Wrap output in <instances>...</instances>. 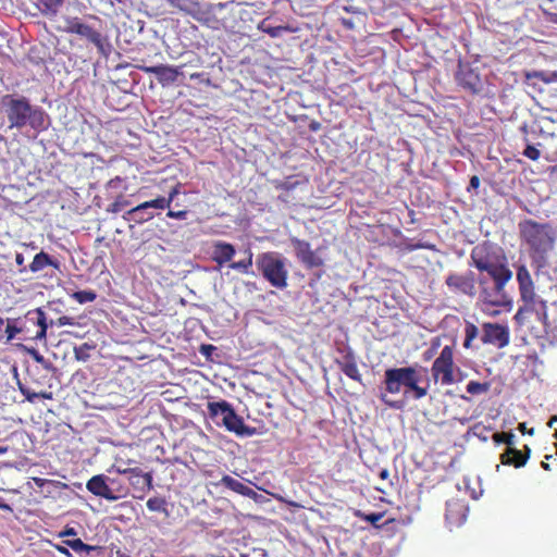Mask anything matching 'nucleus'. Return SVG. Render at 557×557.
Masks as SVG:
<instances>
[{
    "label": "nucleus",
    "mask_w": 557,
    "mask_h": 557,
    "mask_svg": "<svg viewBox=\"0 0 557 557\" xmlns=\"http://www.w3.org/2000/svg\"><path fill=\"white\" fill-rule=\"evenodd\" d=\"M491 388V384L488 383H479L476 381H470L467 383L466 389L467 393L471 395H483L488 392Z\"/></svg>",
    "instance_id": "obj_38"
},
{
    "label": "nucleus",
    "mask_w": 557,
    "mask_h": 557,
    "mask_svg": "<svg viewBox=\"0 0 557 557\" xmlns=\"http://www.w3.org/2000/svg\"><path fill=\"white\" fill-rule=\"evenodd\" d=\"M419 380L417 370L412 367L392 368L384 371V389L395 395L404 387L405 394L411 392L412 398L419 400L425 397L429 391V385L420 386L418 384Z\"/></svg>",
    "instance_id": "obj_4"
},
{
    "label": "nucleus",
    "mask_w": 557,
    "mask_h": 557,
    "mask_svg": "<svg viewBox=\"0 0 557 557\" xmlns=\"http://www.w3.org/2000/svg\"><path fill=\"white\" fill-rule=\"evenodd\" d=\"M170 206H166V201L164 200H147L128 209L124 214V220L127 222H133L135 224H144L153 218L152 210H165L169 209Z\"/></svg>",
    "instance_id": "obj_8"
},
{
    "label": "nucleus",
    "mask_w": 557,
    "mask_h": 557,
    "mask_svg": "<svg viewBox=\"0 0 557 557\" xmlns=\"http://www.w3.org/2000/svg\"><path fill=\"white\" fill-rule=\"evenodd\" d=\"M523 156L531 161L539 160L540 151L532 145H527L525 149H523Z\"/></svg>",
    "instance_id": "obj_45"
},
{
    "label": "nucleus",
    "mask_w": 557,
    "mask_h": 557,
    "mask_svg": "<svg viewBox=\"0 0 557 557\" xmlns=\"http://www.w3.org/2000/svg\"><path fill=\"white\" fill-rule=\"evenodd\" d=\"M290 244L295 251V258L306 269L313 270L324 265V260L317 253V250L310 248V244L307 240L292 237Z\"/></svg>",
    "instance_id": "obj_9"
},
{
    "label": "nucleus",
    "mask_w": 557,
    "mask_h": 557,
    "mask_svg": "<svg viewBox=\"0 0 557 557\" xmlns=\"http://www.w3.org/2000/svg\"><path fill=\"white\" fill-rule=\"evenodd\" d=\"M300 181L296 180L294 176H288L287 178L283 181H276L274 182V188L283 191H292L297 186L300 185Z\"/></svg>",
    "instance_id": "obj_37"
},
{
    "label": "nucleus",
    "mask_w": 557,
    "mask_h": 557,
    "mask_svg": "<svg viewBox=\"0 0 557 557\" xmlns=\"http://www.w3.org/2000/svg\"><path fill=\"white\" fill-rule=\"evenodd\" d=\"M494 444H504L506 447H515V434L511 432H495L493 433Z\"/></svg>",
    "instance_id": "obj_33"
},
{
    "label": "nucleus",
    "mask_w": 557,
    "mask_h": 557,
    "mask_svg": "<svg viewBox=\"0 0 557 557\" xmlns=\"http://www.w3.org/2000/svg\"><path fill=\"white\" fill-rule=\"evenodd\" d=\"M96 349V344L84 343L74 347V359L79 362H87L90 359V354Z\"/></svg>",
    "instance_id": "obj_29"
},
{
    "label": "nucleus",
    "mask_w": 557,
    "mask_h": 557,
    "mask_svg": "<svg viewBox=\"0 0 557 557\" xmlns=\"http://www.w3.org/2000/svg\"><path fill=\"white\" fill-rule=\"evenodd\" d=\"M479 335V329L473 323H467L466 325V339H463V348L469 349L471 343Z\"/></svg>",
    "instance_id": "obj_39"
},
{
    "label": "nucleus",
    "mask_w": 557,
    "mask_h": 557,
    "mask_svg": "<svg viewBox=\"0 0 557 557\" xmlns=\"http://www.w3.org/2000/svg\"><path fill=\"white\" fill-rule=\"evenodd\" d=\"M530 458V447L523 446V449L518 450L515 446L506 447L505 451L499 456L502 465L506 467H512L520 469L527 465V460Z\"/></svg>",
    "instance_id": "obj_14"
},
{
    "label": "nucleus",
    "mask_w": 557,
    "mask_h": 557,
    "mask_svg": "<svg viewBox=\"0 0 557 557\" xmlns=\"http://www.w3.org/2000/svg\"><path fill=\"white\" fill-rule=\"evenodd\" d=\"M206 408H208V416H210L213 421L218 419H224L227 417L226 413L236 414L232 405L228 404L225 399H221L219 401H210L208 405H206Z\"/></svg>",
    "instance_id": "obj_21"
},
{
    "label": "nucleus",
    "mask_w": 557,
    "mask_h": 557,
    "mask_svg": "<svg viewBox=\"0 0 557 557\" xmlns=\"http://www.w3.org/2000/svg\"><path fill=\"white\" fill-rule=\"evenodd\" d=\"M17 387H20L21 394L24 395V398H26L27 403L33 404L36 401V399H52V393L44 391V392H32L28 389L24 384L21 382H17Z\"/></svg>",
    "instance_id": "obj_26"
},
{
    "label": "nucleus",
    "mask_w": 557,
    "mask_h": 557,
    "mask_svg": "<svg viewBox=\"0 0 557 557\" xmlns=\"http://www.w3.org/2000/svg\"><path fill=\"white\" fill-rule=\"evenodd\" d=\"M235 257V247L228 243L224 242H214L213 244V255H211V260L215 262L218 265H223Z\"/></svg>",
    "instance_id": "obj_18"
},
{
    "label": "nucleus",
    "mask_w": 557,
    "mask_h": 557,
    "mask_svg": "<svg viewBox=\"0 0 557 557\" xmlns=\"http://www.w3.org/2000/svg\"><path fill=\"white\" fill-rule=\"evenodd\" d=\"M145 71L154 74L158 82L163 86L175 83L181 74L177 69L169 65L146 67Z\"/></svg>",
    "instance_id": "obj_17"
},
{
    "label": "nucleus",
    "mask_w": 557,
    "mask_h": 557,
    "mask_svg": "<svg viewBox=\"0 0 557 557\" xmlns=\"http://www.w3.org/2000/svg\"><path fill=\"white\" fill-rule=\"evenodd\" d=\"M467 507L460 502H448L446 503V521L449 525H459L465 521L467 515Z\"/></svg>",
    "instance_id": "obj_20"
},
{
    "label": "nucleus",
    "mask_w": 557,
    "mask_h": 557,
    "mask_svg": "<svg viewBox=\"0 0 557 557\" xmlns=\"http://www.w3.org/2000/svg\"><path fill=\"white\" fill-rule=\"evenodd\" d=\"M440 344L441 343H438V338L433 339V343H431V348H429L426 351H424V355H422V357H424V361H428L434 357V354L437 350Z\"/></svg>",
    "instance_id": "obj_47"
},
{
    "label": "nucleus",
    "mask_w": 557,
    "mask_h": 557,
    "mask_svg": "<svg viewBox=\"0 0 557 557\" xmlns=\"http://www.w3.org/2000/svg\"><path fill=\"white\" fill-rule=\"evenodd\" d=\"M541 467H543V469L546 470V471L550 470V466L547 462H545V461L541 462Z\"/></svg>",
    "instance_id": "obj_63"
},
{
    "label": "nucleus",
    "mask_w": 557,
    "mask_h": 557,
    "mask_svg": "<svg viewBox=\"0 0 557 557\" xmlns=\"http://www.w3.org/2000/svg\"><path fill=\"white\" fill-rule=\"evenodd\" d=\"M336 367H338L339 371L344 372L345 376H347L348 379H351L357 383L361 382V375L360 371H358L357 363L342 364Z\"/></svg>",
    "instance_id": "obj_35"
},
{
    "label": "nucleus",
    "mask_w": 557,
    "mask_h": 557,
    "mask_svg": "<svg viewBox=\"0 0 557 557\" xmlns=\"http://www.w3.org/2000/svg\"><path fill=\"white\" fill-rule=\"evenodd\" d=\"M15 264L20 267V273L25 272L24 256L22 253L15 255Z\"/></svg>",
    "instance_id": "obj_51"
},
{
    "label": "nucleus",
    "mask_w": 557,
    "mask_h": 557,
    "mask_svg": "<svg viewBox=\"0 0 557 557\" xmlns=\"http://www.w3.org/2000/svg\"><path fill=\"white\" fill-rule=\"evenodd\" d=\"M470 261L479 272L487 274V277L493 281V286H490L485 276H479L481 301L486 306H509L511 301L504 292V287L511 281L512 272L507 265V258L503 250H493L485 245L476 246L470 251Z\"/></svg>",
    "instance_id": "obj_1"
},
{
    "label": "nucleus",
    "mask_w": 557,
    "mask_h": 557,
    "mask_svg": "<svg viewBox=\"0 0 557 557\" xmlns=\"http://www.w3.org/2000/svg\"><path fill=\"white\" fill-rule=\"evenodd\" d=\"M225 126L222 127V132H219V136L221 137V139H223V137H226L227 139H231L232 136H240L242 134H239L237 131H239V127L238 125H236L235 123L233 122H225Z\"/></svg>",
    "instance_id": "obj_40"
},
{
    "label": "nucleus",
    "mask_w": 557,
    "mask_h": 557,
    "mask_svg": "<svg viewBox=\"0 0 557 557\" xmlns=\"http://www.w3.org/2000/svg\"><path fill=\"white\" fill-rule=\"evenodd\" d=\"M65 24L64 30L66 33L85 37L97 47L102 55L108 57L110 54L112 46L108 39L89 25L82 23L78 17H67Z\"/></svg>",
    "instance_id": "obj_6"
},
{
    "label": "nucleus",
    "mask_w": 557,
    "mask_h": 557,
    "mask_svg": "<svg viewBox=\"0 0 557 557\" xmlns=\"http://www.w3.org/2000/svg\"><path fill=\"white\" fill-rule=\"evenodd\" d=\"M218 485H222L225 488L231 490L232 492L242 495L246 498L256 499L257 493L248 487L247 485L243 484L238 480L234 479L233 476L225 474L222 476V480H220V483Z\"/></svg>",
    "instance_id": "obj_19"
},
{
    "label": "nucleus",
    "mask_w": 557,
    "mask_h": 557,
    "mask_svg": "<svg viewBox=\"0 0 557 557\" xmlns=\"http://www.w3.org/2000/svg\"><path fill=\"white\" fill-rule=\"evenodd\" d=\"M310 129L318 131L320 128V123L312 121L309 125Z\"/></svg>",
    "instance_id": "obj_62"
},
{
    "label": "nucleus",
    "mask_w": 557,
    "mask_h": 557,
    "mask_svg": "<svg viewBox=\"0 0 557 557\" xmlns=\"http://www.w3.org/2000/svg\"><path fill=\"white\" fill-rule=\"evenodd\" d=\"M166 499L162 497H152L146 502V508L151 512L166 513Z\"/></svg>",
    "instance_id": "obj_32"
},
{
    "label": "nucleus",
    "mask_w": 557,
    "mask_h": 557,
    "mask_svg": "<svg viewBox=\"0 0 557 557\" xmlns=\"http://www.w3.org/2000/svg\"><path fill=\"white\" fill-rule=\"evenodd\" d=\"M35 324L38 330H36L35 336H33L36 341H41L46 338V330L48 329V324H46V314L41 309H36L35 311Z\"/></svg>",
    "instance_id": "obj_28"
},
{
    "label": "nucleus",
    "mask_w": 557,
    "mask_h": 557,
    "mask_svg": "<svg viewBox=\"0 0 557 557\" xmlns=\"http://www.w3.org/2000/svg\"><path fill=\"white\" fill-rule=\"evenodd\" d=\"M344 10L349 13H361L359 8L352 5L344 7Z\"/></svg>",
    "instance_id": "obj_59"
},
{
    "label": "nucleus",
    "mask_w": 557,
    "mask_h": 557,
    "mask_svg": "<svg viewBox=\"0 0 557 557\" xmlns=\"http://www.w3.org/2000/svg\"><path fill=\"white\" fill-rule=\"evenodd\" d=\"M445 284L451 293L475 297V275L473 272L463 274L449 273V275L445 278Z\"/></svg>",
    "instance_id": "obj_11"
},
{
    "label": "nucleus",
    "mask_w": 557,
    "mask_h": 557,
    "mask_svg": "<svg viewBox=\"0 0 557 557\" xmlns=\"http://www.w3.org/2000/svg\"><path fill=\"white\" fill-rule=\"evenodd\" d=\"M518 431L522 432V434H527V433H529L531 435L533 434V430L527 431V425L524 423L518 424Z\"/></svg>",
    "instance_id": "obj_58"
},
{
    "label": "nucleus",
    "mask_w": 557,
    "mask_h": 557,
    "mask_svg": "<svg viewBox=\"0 0 557 557\" xmlns=\"http://www.w3.org/2000/svg\"><path fill=\"white\" fill-rule=\"evenodd\" d=\"M360 519L370 522L372 525L379 528L377 522L384 517L383 512H371L368 515L360 513Z\"/></svg>",
    "instance_id": "obj_42"
},
{
    "label": "nucleus",
    "mask_w": 557,
    "mask_h": 557,
    "mask_svg": "<svg viewBox=\"0 0 557 557\" xmlns=\"http://www.w3.org/2000/svg\"><path fill=\"white\" fill-rule=\"evenodd\" d=\"M55 549L62 556L72 557V554L70 553L69 548H66V547H64L62 545L57 544L55 545Z\"/></svg>",
    "instance_id": "obj_52"
},
{
    "label": "nucleus",
    "mask_w": 557,
    "mask_h": 557,
    "mask_svg": "<svg viewBox=\"0 0 557 557\" xmlns=\"http://www.w3.org/2000/svg\"><path fill=\"white\" fill-rule=\"evenodd\" d=\"M187 214H188V212L186 210H181V211L169 210V211H166V218L173 219V220H185Z\"/></svg>",
    "instance_id": "obj_48"
},
{
    "label": "nucleus",
    "mask_w": 557,
    "mask_h": 557,
    "mask_svg": "<svg viewBox=\"0 0 557 557\" xmlns=\"http://www.w3.org/2000/svg\"><path fill=\"white\" fill-rule=\"evenodd\" d=\"M481 342L484 345L503 349L509 344V329L496 322H484L482 324Z\"/></svg>",
    "instance_id": "obj_10"
},
{
    "label": "nucleus",
    "mask_w": 557,
    "mask_h": 557,
    "mask_svg": "<svg viewBox=\"0 0 557 557\" xmlns=\"http://www.w3.org/2000/svg\"><path fill=\"white\" fill-rule=\"evenodd\" d=\"M48 267L58 269V260L52 259L45 251H39L38 253L35 255V258H33V261H30L29 271H30V273H37Z\"/></svg>",
    "instance_id": "obj_22"
},
{
    "label": "nucleus",
    "mask_w": 557,
    "mask_h": 557,
    "mask_svg": "<svg viewBox=\"0 0 557 557\" xmlns=\"http://www.w3.org/2000/svg\"><path fill=\"white\" fill-rule=\"evenodd\" d=\"M389 478V471L387 469H381L380 471V479L381 480H387Z\"/></svg>",
    "instance_id": "obj_61"
},
{
    "label": "nucleus",
    "mask_w": 557,
    "mask_h": 557,
    "mask_svg": "<svg viewBox=\"0 0 557 557\" xmlns=\"http://www.w3.org/2000/svg\"><path fill=\"white\" fill-rule=\"evenodd\" d=\"M456 79L460 86L472 94H479L483 88L478 69H473L469 63L459 62Z\"/></svg>",
    "instance_id": "obj_12"
},
{
    "label": "nucleus",
    "mask_w": 557,
    "mask_h": 557,
    "mask_svg": "<svg viewBox=\"0 0 557 557\" xmlns=\"http://www.w3.org/2000/svg\"><path fill=\"white\" fill-rule=\"evenodd\" d=\"M21 327L16 326L14 322L9 321L5 325L7 341H13L16 334L21 333Z\"/></svg>",
    "instance_id": "obj_43"
},
{
    "label": "nucleus",
    "mask_w": 557,
    "mask_h": 557,
    "mask_svg": "<svg viewBox=\"0 0 557 557\" xmlns=\"http://www.w3.org/2000/svg\"><path fill=\"white\" fill-rule=\"evenodd\" d=\"M0 509H2L4 511L12 512V507H10V505L4 503L1 498H0Z\"/></svg>",
    "instance_id": "obj_60"
},
{
    "label": "nucleus",
    "mask_w": 557,
    "mask_h": 557,
    "mask_svg": "<svg viewBox=\"0 0 557 557\" xmlns=\"http://www.w3.org/2000/svg\"><path fill=\"white\" fill-rule=\"evenodd\" d=\"M104 191H107V195H109V196L125 195V191H126L125 178L116 176V177L110 180L109 183H107V185H104Z\"/></svg>",
    "instance_id": "obj_27"
},
{
    "label": "nucleus",
    "mask_w": 557,
    "mask_h": 557,
    "mask_svg": "<svg viewBox=\"0 0 557 557\" xmlns=\"http://www.w3.org/2000/svg\"><path fill=\"white\" fill-rule=\"evenodd\" d=\"M518 236L527 247V253L531 259V267L535 276L545 273L550 262L548 255L556 245V231L547 222H537L533 219H524L518 222Z\"/></svg>",
    "instance_id": "obj_3"
},
{
    "label": "nucleus",
    "mask_w": 557,
    "mask_h": 557,
    "mask_svg": "<svg viewBox=\"0 0 557 557\" xmlns=\"http://www.w3.org/2000/svg\"><path fill=\"white\" fill-rule=\"evenodd\" d=\"M109 198L113 199L112 203H110L109 208H107V212L112 214H117L122 210H124L126 207H128L129 202L125 198V195H116V196H109Z\"/></svg>",
    "instance_id": "obj_30"
},
{
    "label": "nucleus",
    "mask_w": 557,
    "mask_h": 557,
    "mask_svg": "<svg viewBox=\"0 0 557 557\" xmlns=\"http://www.w3.org/2000/svg\"><path fill=\"white\" fill-rule=\"evenodd\" d=\"M454 350L453 346L446 345L442 348V352L437 356L433 361V366H431V375H433V380L436 383H441L442 385H450L454 383Z\"/></svg>",
    "instance_id": "obj_7"
},
{
    "label": "nucleus",
    "mask_w": 557,
    "mask_h": 557,
    "mask_svg": "<svg viewBox=\"0 0 557 557\" xmlns=\"http://www.w3.org/2000/svg\"><path fill=\"white\" fill-rule=\"evenodd\" d=\"M171 7L187 11V0H165Z\"/></svg>",
    "instance_id": "obj_49"
},
{
    "label": "nucleus",
    "mask_w": 557,
    "mask_h": 557,
    "mask_svg": "<svg viewBox=\"0 0 557 557\" xmlns=\"http://www.w3.org/2000/svg\"><path fill=\"white\" fill-rule=\"evenodd\" d=\"M231 269L243 273V274H249L251 269V252L250 250H247V257L237 261L231 263Z\"/></svg>",
    "instance_id": "obj_34"
},
{
    "label": "nucleus",
    "mask_w": 557,
    "mask_h": 557,
    "mask_svg": "<svg viewBox=\"0 0 557 557\" xmlns=\"http://www.w3.org/2000/svg\"><path fill=\"white\" fill-rule=\"evenodd\" d=\"M48 126V115L42 108L34 106L30 100L17 92L5 94L0 98V127L4 135L16 129L28 139H36L38 133Z\"/></svg>",
    "instance_id": "obj_2"
},
{
    "label": "nucleus",
    "mask_w": 557,
    "mask_h": 557,
    "mask_svg": "<svg viewBox=\"0 0 557 557\" xmlns=\"http://www.w3.org/2000/svg\"><path fill=\"white\" fill-rule=\"evenodd\" d=\"M64 0H37L36 5L40 13L47 17H54Z\"/></svg>",
    "instance_id": "obj_24"
},
{
    "label": "nucleus",
    "mask_w": 557,
    "mask_h": 557,
    "mask_svg": "<svg viewBox=\"0 0 557 557\" xmlns=\"http://www.w3.org/2000/svg\"><path fill=\"white\" fill-rule=\"evenodd\" d=\"M256 267L259 274L275 289H284L288 286V270L284 258L277 252H263L256 258Z\"/></svg>",
    "instance_id": "obj_5"
},
{
    "label": "nucleus",
    "mask_w": 557,
    "mask_h": 557,
    "mask_svg": "<svg viewBox=\"0 0 557 557\" xmlns=\"http://www.w3.org/2000/svg\"><path fill=\"white\" fill-rule=\"evenodd\" d=\"M480 186V180L476 175L470 177L469 187L472 189H476Z\"/></svg>",
    "instance_id": "obj_53"
},
{
    "label": "nucleus",
    "mask_w": 557,
    "mask_h": 557,
    "mask_svg": "<svg viewBox=\"0 0 557 557\" xmlns=\"http://www.w3.org/2000/svg\"><path fill=\"white\" fill-rule=\"evenodd\" d=\"M30 357H33V360H35L36 362L42 364L45 369H51V363L48 360H46L45 357L40 355L37 350H30Z\"/></svg>",
    "instance_id": "obj_46"
},
{
    "label": "nucleus",
    "mask_w": 557,
    "mask_h": 557,
    "mask_svg": "<svg viewBox=\"0 0 557 557\" xmlns=\"http://www.w3.org/2000/svg\"><path fill=\"white\" fill-rule=\"evenodd\" d=\"M108 478L103 474H97L91 476L86 483V488L89 493L97 497H102L104 500L115 502L117 496L113 494V490L106 483Z\"/></svg>",
    "instance_id": "obj_15"
},
{
    "label": "nucleus",
    "mask_w": 557,
    "mask_h": 557,
    "mask_svg": "<svg viewBox=\"0 0 557 557\" xmlns=\"http://www.w3.org/2000/svg\"><path fill=\"white\" fill-rule=\"evenodd\" d=\"M36 487L42 488L48 495L55 492L69 488V486L61 481H53L48 479L35 478L33 479Z\"/></svg>",
    "instance_id": "obj_25"
},
{
    "label": "nucleus",
    "mask_w": 557,
    "mask_h": 557,
    "mask_svg": "<svg viewBox=\"0 0 557 557\" xmlns=\"http://www.w3.org/2000/svg\"><path fill=\"white\" fill-rule=\"evenodd\" d=\"M532 76H534V77H541V78H542L544 82H546V83L550 82V78H547V77L545 76V73H543V72H534L532 75H531V74H528V77H529V78H530V77H532Z\"/></svg>",
    "instance_id": "obj_54"
},
{
    "label": "nucleus",
    "mask_w": 557,
    "mask_h": 557,
    "mask_svg": "<svg viewBox=\"0 0 557 557\" xmlns=\"http://www.w3.org/2000/svg\"><path fill=\"white\" fill-rule=\"evenodd\" d=\"M517 283L518 293L520 298L525 305H533L535 302V286L533 285L532 275L527 269V265L520 264L517 267Z\"/></svg>",
    "instance_id": "obj_13"
},
{
    "label": "nucleus",
    "mask_w": 557,
    "mask_h": 557,
    "mask_svg": "<svg viewBox=\"0 0 557 557\" xmlns=\"http://www.w3.org/2000/svg\"><path fill=\"white\" fill-rule=\"evenodd\" d=\"M51 324H55L59 327H62L65 325L76 326L77 321L71 317L63 315V317L58 318L55 321H51Z\"/></svg>",
    "instance_id": "obj_44"
},
{
    "label": "nucleus",
    "mask_w": 557,
    "mask_h": 557,
    "mask_svg": "<svg viewBox=\"0 0 557 557\" xmlns=\"http://www.w3.org/2000/svg\"><path fill=\"white\" fill-rule=\"evenodd\" d=\"M342 24L347 28V29H352L355 27V23L350 18H342Z\"/></svg>",
    "instance_id": "obj_55"
},
{
    "label": "nucleus",
    "mask_w": 557,
    "mask_h": 557,
    "mask_svg": "<svg viewBox=\"0 0 557 557\" xmlns=\"http://www.w3.org/2000/svg\"><path fill=\"white\" fill-rule=\"evenodd\" d=\"M214 350V347L212 345H202L201 346V354L209 356L211 351Z\"/></svg>",
    "instance_id": "obj_56"
},
{
    "label": "nucleus",
    "mask_w": 557,
    "mask_h": 557,
    "mask_svg": "<svg viewBox=\"0 0 557 557\" xmlns=\"http://www.w3.org/2000/svg\"><path fill=\"white\" fill-rule=\"evenodd\" d=\"M75 535H77V531H75L74 528L69 527V525L63 528V530L60 531V533H59L60 539L75 536Z\"/></svg>",
    "instance_id": "obj_50"
},
{
    "label": "nucleus",
    "mask_w": 557,
    "mask_h": 557,
    "mask_svg": "<svg viewBox=\"0 0 557 557\" xmlns=\"http://www.w3.org/2000/svg\"><path fill=\"white\" fill-rule=\"evenodd\" d=\"M339 357L335 359L336 366L342 364H357V358L355 357L354 350L349 347L338 348Z\"/></svg>",
    "instance_id": "obj_31"
},
{
    "label": "nucleus",
    "mask_w": 557,
    "mask_h": 557,
    "mask_svg": "<svg viewBox=\"0 0 557 557\" xmlns=\"http://www.w3.org/2000/svg\"><path fill=\"white\" fill-rule=\"evenodd\" d=\"M226 414L228 416L225 417V419H222L220 421L214 420V422H216V424H222L223 428L226 429V431L234 432V434L238 436H251L253 434V429L246 425L243 422L242 417H239L238 414H232L230 412H226Z\"/></svg>",
    "instance_id": "obj_16"
},
{
    "label": "nucleus",
    "mask_w": 557,
    "mask_h": 557,
    "mask_svg": "<svg viewBox=\"0 0 557 557\" xmlns=\"http://www.w3.org/2000/svg\"><path fill=\"white\" fill-rule=\"evenodd\" d=\"M143 479H145L146 486H148V488H151L152 487V476L150 475V473L143 474Z\"/></svg>",
    "instance_id": "obj_57"
},
{
    "label": "nucleus",
    "mask_w": 557,
    "mask_h": 557,
    "mask_svg": "<svg viewBox=\"0 0 557 557\" xmlns=\"http://www.w3.org/2000/svg\"><path fill=\"white\" fill-rule=\"evenodd\" d=\"M180 194V183L177 185L173 186L172 189L169 191L168 197L160 196L151 201H164L166 202V207H170L171 202H173V199L177 197Z\"/></svg>",
    "instance_id": "obj_41"
},
{
    "label": "nucleus",
    "mask_w": 557,
    "mask_h": 557,
    "mask_svg": "<svg viewBox=\"0 0 557 557\" xmlns=\"http://www.w3.org/2000/svg\"><path fill=\"white\" fill-rule=\"evenodd\" d=\"M71 298L79 305L88 304L96 300V292L79 290L71 294Z\"/></svg>",
    "instance_id": "obj_36"
},
{
    "label": "nucleus",
    "mask_w": 557,
    "mask_h": 557,
    "mask_svg": "<svg viewBox=\"0 0 557 557\" xmlns=\"http://www.w3.org/2000/svg\"><path fill=\"white\" fill-rule=\"evenodd\" d=\"M63 545H65V547L72 548V552H75L81 556L83 554L89 555L92 552H102V547L85 544L81 539L65 540L63 541Z\"/></svg>",
    "instance_id": "obj_23"
},
{
    "label": "nucleus",
    "mask_w": 557,
    "mask_h": 557,
    "mask_svg": "<svg viewBox=\"0 0 557 557\" xmlns=\"http://www.w3.org/2000/svg\"><path fill=\"white\" fill-rule=\"evenodd\" d=\"M256 131H257L256 128H251V127L247 128V129H246V134H247V135H246V137H248V136H249V133H250V132L256 133Z\"/></svg>",
    "instance_id": "obj_64"
}]
</instances>
